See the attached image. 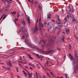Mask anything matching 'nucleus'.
Returning <instances> with one entry per match:
<instances>
[{"instance_id":"obj_16","label":"nucleus","mask_w":78,"mask_h":78,"mask_svg":"<svg viewBox=\"0 0 78 78\" xmlns=\"http://www.w3.org/2000/svg\"><path fill=\"white\" fill-rule=\"evenodd\" d=\"M7 64L8 65H9L10 66H12V65L11 64V62L9 61L7 62Z\"/></svg>"},{"instance_id":"obj_35","label":"nucleus","mask_w":78,"mask_h":78,"mask_svg":"<svg viewBox=\"0 0 78 78\" xmlns=\"http://www.w3.org/2000/svg\"><path fill=\"white\" fill-rule=\"evenodd\" d=\"M16 69L17 72H19V71H18V67H16Z\"/></svg>"},{"instance_id":"obj_49","label":"nucleus","mask_w":78,"mask_h":78,"mask_svg":"<svg viewBox=\"0 0 78 78\" xmlns=\"http://www.w3.org/2000/svg\"><path fill=\"white\" fill-rule=\"evenodd\" d=\"M0 64H1L3 65L4 64V63L1 62H0Z\"/></svg>"},{"instance_id":"obj_8","label":"nucleus","mask_w":78,"mask_h":78,"mask_svg":"<svg viewBox=\"0 0 78 78\" xmlns=\"http://www.w3.org/2000/svg\"><path fill=\"white\" fill-rule=\"evenodd\" d=\"M39 27L40 28L39 29L40 30H41V29H42V28L44 27V25H43V24L42 23H39Z\"/></svg>"},{"instance_id":"obj_34","label":"nucleus","mask_w":78,"mask_h":78,"mask_svg":"<svg viewBox=\"0 0 78 78\" xmlns=\"http://www.w3.org/2000/svg\"><path fill=\"white\" fill-rule=\"evenodd\" d=\"M50 23H48L47 24V26L48 27L49 26H50Z\"/></svg>"},{"instance_id":"obj_19","label":"nucleus","mask_w":78,"mask_h":78,"mask_svg":"<svg viewBox=\"0 0 78 78\" xmlns=\"http://www.w3.org/2000/svg\"><path fill=\"white\" fill-rule=\"evenodd\" d=\"M16 12H12L10 14H12V15L14 16V15H15V14H16Z\"/></svg>"},{"instance_id":"obj_20","label":"nucleus","mask_w":78,"mask_h":78,"mask_svg":"<svg viewBox=\"0 0 78 78\" xmlns=\"http://www.w3.org/2000/svg\"><path fill=\"white\" fill-rule=\"evenodd\" d=\"M75 57L76 58H78V56H77V52H75Z\"/></svg>"},{"instance_id":"obj_13","label":"nucleus","mask_w":78,"mask_h":78,"mask_svg":"<svg viewBox=\"0 0 78 78\" xmlns=\"http://www.w3.org/2000/svg\"><path fill=\"white\" fill-rule=\"evenodd\" d=\"M69 58L71 59V60H73V58L72 55H69Z\"/></svg>"},{"instance_id":"obj_62","label":"nucleus","mask_w":78,"mask_h":78,"mask_svg":"<svg viewBox=\"0 0 78 78\" xmlns=\"http://www.w3.org/2000/svg\"><path fill=\"white\" fill-rule=\"evenodd\" d=\"M23 73H26L25 71L24 70H23Z\"/></svg>"},{"instance_id":"obj_25","label":"nucleus","mask_w":78,"mask_h":78,"mask_svg":"<svg viewBox=\"0 0 78 78\" xmlns=\"http://www.w3.org/2000/svg\"><path fill=\"white\" fill-rule=\"evenodd\" d=\"M65 78H69V76H68V75L67 74H65Z\"/></svg>"},{"instance_id":"obj_53","label":"nucleus","mask_w":78,"mask_h":78,"mask_svg":"<svg viewBox=\"0 0 78 78\" xmlns=\"http://www.w3.org/2000/svg\"><path fill=\"white\" fill-rule=\"evenodd\" d=\"M30 69H31V70H33V68H31V67H30Z\"/></svg>"},{"instance_id":"obj_11","label":"nucleus","mask_w":78,"mask_h":78,"mask_svg":"<svg viewBox=\"0 0 78 78\" xmlns=\"http://www.w3.org/2000/svg\"><path fill=\"white\" fill-rule=\"evenodd\" d=\"M23 64H27V60L26 59H24L23 60Z\"/></svg>"},{"instance_id":"obj_55","label":"nucleus","mask_w":78,"mask_h":78,"mask_svg":"<svg viewBox=\"0 0 78 78\" xmlns=\"http://www.w3.org/2000/svg\"><path fill=\"white\" fill-rule=\"evenodd\" d=\"M23 58L24 59L25 58V56H23Z\"/></svg>"},{"instance_id":"obj_54","label":"nucleus","mask_w":78,"mask_h":78,"mask_svg":"<svg viewBox=\"0 0 78 78\" xmlns=\"http://www.w3.org/2000/svg\"><path fill=\"white\" fill-rule=\"evenodd\" d=\"M19 20L18 19H15V20L16 22H17V20Z\"/></svg>"},{"instance_id":"obj_61","label":"nucleus","mask_w":78,"mask_h":78,"mask_svg":"<svg viewBox=\"0 0 78 78\" xmlns=\"http://www.w3.org/2000/svg\"><path fill=\"white\" fill-rule=\"evenodd\" d=\"M65 58H66V55L64 56V59H65Z\"/></svg>"},{"instance_id":"obj_6","label":"nucleus","mask_w":78,"mask_h":78,"mask_svg":"<svg viewBox=\"0 0 78 78\" xmlns=\"http://www.w3.org/2000/svg\"><path fill=\"white\" fill-rule=\"evenodd\" d=\"M72 22L73 23H76V22H77L76 19H75V18L73 17V20H72Z\"/></svg>"},{"instance_id":"obj_14","label":"nucleus","mask_w":78,"mask_h":78,"mask_svg":"<svg viewBox=\"0 0 78 78\" xmlns=\"http://www.w3.org/2000/svg\"><path fill=\"white\" fill-rule=\"evenodd\" d=\"M28 37V36L27 34H25L24 35H23V38H25V37Z\"/></svg>"},{"instance_id":"obj_27","label":"nucleus","mask_w":78,"mask_h":78,"mask_svg":"<svg viewBox=\"0 0 78 78\" xmlns=\"http://www.w3.org/2000/svg\"><path fill=\"white\" fill-rule=\"evenodd\" d=\"M68 9L69 10V11L70 12H71V8H70V6H68Z\"/></svg>"},{"instance_id":"obj_10","label":"nucleus","mask_w":78,"mask_h":78,"mask_svg":"<svg viewBox=\"0 0 78 78\" xmlns=\"http://www.w3.org/2000/svg\"><path fill=\"white\" fill-rule=\"evenodd\" d=\"M27 55L29 58L30 59H33V58L31 57V55H30V54H28L27 53Z\"/></svg>"},{"instance_id":"obj_5","label":"nucleus","mask_w":78,"mask_h":78,"mask_svg":"<svg viewBox=\"0 0 78 78\" xmlns=\"http://www.w3.org/2000/svg\"><path fill=\"white\" fill-rule=\"evenodd\" d=\"M76 62L77 63V65L74 68V70H75V71H76V70H78V61H76Z\"/></svg>"},{"instance_id":"obj_18","label":"nucleus","mask_w":78,"mask_h":78,"mask_svg":"<svg viewBox=\"0 0 78 78\" xmlns=\"http://www.w3.org/2000/svg\"><path fill=\"white\" fill-rule=\"evenodd\" d=\"M51 14H50L48 16V19H51Z\"/></svg>"},{"instance_id":"obj_42","label":"nucleus","mask_w":78,"mask_h":78,"mask_svg":"<svg viewBox=\"0 0 78 78\" xmlns=\"http://www.w3.org/2000/svg\"><path fill=\"white\" fill-rule=\"evenodd\" d=\"M4 16L3 17V19H5V17H6V16L5 15H4Z\"/></svg>"},{"instance_id":"obj_50","label":"nucleus","mask_w":78,"mask_h":78,"mask_svg":"<svg viewBox=\"0 0 78 78\" xmlns=\"http://www.w3.org/2000/svg\"><path fill=\"white\" fill-rule=\"evenodd\" d=\"M19 16H20V15L19 14H18L17 15L18 18H19Z\"/></svg>"},{"instance_id":"obj_59","label":"nucleus","mask_w":78,"mask_h":78,"mask_svg":"<svg viewBox=\"0 0 78 78\" xmlns=\"http://www.w3.org/2000/svg\"><path fill=\"white\" fill-rule=\"evenodd\" d=\"M31 2L32 3H33L34 1H31Z\"/></svg>"},{"instance_id":"obj_40","label":"nucleus","mask_w":78,"mask_h":78,"mask_svg":"<svg viewBox=\"0 0 78 78\" xmlns=\"http://www.w3.org/2000/svg\"><path fill=\"white\" fill-rule=\"evenodd\" d=\"M35 4H36V5H37V1H35Z\"/></svg>"},{"instance_id":"obj_1","label":"nucleus","mask_w":78,"mask_h":78,"mask_svg":"<svg viewBox=\"0 0 78 78\" xmlns=\"http://www.w3.org/2000/svg\"><path fill=\"white\" fill-rule=\"evenodd\" d=\"M56 36L54 37L52 36L51 37H50L49 40L46 41H45L44 40L42 39L38 44L39 45L40 44L41 42H44V44H45L47 42L48 44L51 45H53L54 42H55V40L54 39H56Z\"/></svg>"},{"instance_id":"obj_31","label":"nucleus","mask_w":78,"mask_h":78,"mask_svg":"<svg viewBox=\"0 0 78 78\" xmlns=\"http://www.w3.org/2000/svg\"><path fill=\"white\" fill-rule=\"evenodd\" d=\"M61 30H59L57 34L58 35V34H60L61 33Z\"/></svg>"},{"instance_id":"obj_51","label":"nucleus","mask_w":78,"mask_h":78,"mask_svg":"<svg viewBox=\"0 0 78 78\" xmlns=\"http://www.w3.org/2000/svg\"><path fill=\"white\" fill-rule=\"evenodd\" d=\"M31 66H32V67H34V65H32Z\"/></svg>"},{"instance_id":"obj_26","label":"nucleus","mask_w":78,"mask_h":78,"mask_svg":"<svg viewBox=\"0 0 78 78\" xmlns=\"http://www.w3.org/2000/svg\"><path fill=\"white\" fill-rule=\"evenodd\" d=\"M50 73L51 74V75H52V76H53V77H54V76H55L53 75V73L52 72H51V71H50Z\"/></svg>"},{"instance_id":"obj_45","label":"nucleus","mask_w":78,"mask_h":78,"mask_svg":"<svg viewBox=\"0 0 78 78\" xmlns=\"http://www.w3.org/2000/svg\"><path fill=\"white\" fill-rule=\"evenodd\" d=\"M18 64L19 65V66H20V67H21L22 66V65H21L20 64V63H18Z\"/></svg>"},{"instance_id":"obj_3","label":"nucleus","mask_w":78,"mask_h":78,"mask_svg":"<svg viewBox=\"0 0 78 78\" xmlns=\"http://www.w3.org/2000/svg\"><path fill=\"white\" fill-rule=\"evenodd\" d=\"M53 50H50V51H47V52H44L43 51L41 50V52H43V53H45V54H50V53H51V52H53Z\"/></svg>"},{"instance_id":"obj_39","label":"nucleus","mask_w":78,"mask_h":78,"mask_svg":"<svg viewBox=\"0 0 78 78\" xmlns=\"http://www.w3.org/2000/svg\"><path fill=\"white\" fill-rule=\"evenodd\" d=\"M19 62H20V63H21V64H23V62H22L21 61H19Z\"/></svg>"},{"instance_id":"obj_29","label":"nucleus","mask_w":78,"mask_h":78,"mask_svg":"<svg viewBox=\"0 0 78 78\" xmlns=\"http://www.w3.org/2000/svg\"><path fill=\"white\" fill-rule=\"evenodd\" d=\"M19 60H20V61H22V58L21 56L20 57Z\"/></svg>"},{"instance_id":"obj_15","label":"nucleus","mask_w":78,"mask_h":78,"mask_svg":"<svg viewBox=\"0 0 78 78\" xmlns=\"http://www.w3.org/2000/svg\"><path fill=\"white\" fill-rule=\"evenodd\" d=\"M27 19L28 20V23H29V24H30V23H31V22H30V17L28 16L27 17Z\"/></svg>"},{"instance_id":"obj_2","label":"nucleus","mask_w":78,"mask_h":78,"mask_svg":"<svg viewBox=\"0 0 78 78\" xmlns=\"http://www.w3.org/2000/svg\"><path fill=\"white\" fill-rule=\"evenodd\" d=\"M25 42L27 45L29 46L30 48H32L33 50L35 48V49L37 50V51H39V50H40V49L37 48V46L31 44V42L30 41V40L28 39H26L25 40Z\"/></svg>"},{"instance_id":"obj_21","label":"nucleus","mask_w":78,"mask_h":78,"mask_svg":"<svg viewBox=\"0 0 78 78\" xmlns=\"http://www.w3.org/2000/svg\"><path fill=\"white\" fill-rule=\"evenodd\" d=\"M65 39V37L63 36L62 38V42H64V39Z\"/></svg>"},{"instance_id":"obj_38","label":"nucleus","mask_w":78,"mask_h":78,"mask_svg":"<svg viewBox=\"0 0 78 78\" xmlns=\"http://www.w3.org/2000/svg\"><path fill=\"white\" fill-rule=\"evenodd\" d=\"M41 57V58L42 60H43V56H42V55H40Z\"/></svg>"},{"instance_id":"obj_46","label":"nucleus","mask_w":78,"mask_h":78,"mask_svg":"<svg viewBox=\"0 0 78 78\" xmlns=\"http://www.w3.org/2000/svg\"><path fill=\"white\" fill-rule=\"evenodd\" d=\"M38 20H38V19H37V21L36 23V24H37V22H38Z\"/></svg>"},{"instance_id":"obj_56","label":"nucleus","mask_w":78,"mask_h":78,"mask_svg":"<svg viewBox=\"0 0 78 78\" xmlns=\"http://www.w3.org/2000/svg\"><path fill=\"white\" fill-rule=\"evenodd\" d=\"M29 2H31V0H28Z\"/></svg>"},{"instance_id":"obj_28","label":"nucleus","mask_w":78,"mask_h":78,"mask_svg":"<svg viewBox=\"0 0 78 78\" xmlns=\"http://www.w3.org/2000/svg\"><path fill=\"white\" fill-rule=\"evenodd\" d=\"M36 39H37L36 37H34V38H33L34 41H36V40H37Z\"/></svg>"},{"instance_id":"obj_12","label":"nucleus","mask_w":78,"mask_h":78,"mask_svg":"<svg viewBox=\"0 0 78 78\" xmlns=\"http://www.w3.org/2000/svg\"><path fill=\"white\" fill-rule=\"evenodd\" d=\"M21 23H22V24H23V25H26L25 21L24 20L22 21Z\"/></svg>"},{"instance_id":"obj_4","label":"nucleus","mask_w":78,"mask_h":78,"mask_svg":"<svg viewBox=\"0 0 78 78\" xmlns=\"http://www.w3.org/2000/svg\"><path fill=\"white\" fill-rule=\"evenodd\" d=\"M37 31H38V28L37 25H36L34 30V33H37Z\"/></svg>"},{"instance_id":"obj_17","label":"nucleus","mask_w":78,"mask_h":78,"mask_svg":"<svg viewBox=\"0 0 78 78\" xmlns=\"http://www.w3.org/2000/svg\"><path fill=\"white\" fill-rule=\"evenodd\" d=\"M66 31L67 34H68V33H69V32H70V30L69 29H66Z\"/></svg>"},{"instance_id":"obj_22","label":"nucleus","mask_w":78,"mask_h":78,"mask_svg":"<svg viewBox=\"0 0 78 78\" xmlns=\"http://www.w3.org/2000/svg\"><path fill=\"white\" fill-rule=\"evenodd\" d=\"M5 2H12V0H4Z\"/></svg>"},{"instance_id":"obj_32","label":"nucleus","mask_w":78,"mask_h":78,"mask_svg":"<svg viewBox=\"0 0 78 78\" xmlns=\"http://www.w3.org/2000/svg\"><path fill=\"white\" fill-rule=\"evenodd\" d=\"M24 76H27V73H24Z\"/></svg>"},{"instance_id":"obj_36","label":"nucleus","mask_w":78,"mask_h":78,"mask_svg":"<svg viewBox=\"0 0 78 78\" xmlns=\"http://www.w3.org/2000/svg\"><path fill=\"white\" fill-rule=\"evenodd\" d=\"M48 61H46V63H45V65H46V66H47L48 64Z\"/></svg>"},{"instance_id":"obj_48","label":"nucleus","mask_w":78,"mask_h":78,"mask_svg":"<svg viewBox=\"0 0 78 78\" xmlns=\"http://www.w3.org/2000/svg\"><path fill=\"white\" fill-rule=\"evenodd\" d=\"M56 23L57 24H61V23H60V22L58 23V22H56Z\"/></svg>"},{"instance_id":"obj_60","label":"nucleus","mask_w":78,"mask_h":78,"mask_svg":"<svg viewBox=\"0 0 78 78\" xmlns=\"http://www.w3.org/2000/svg\"><path fill=\"white\" fill-rule=\"evenodd\" d=\"M72 11L73 13V12H74L73 11V9H72Z\"/></svg>"},{"instance_id":"obj_64","label":"nucleus","mask_w":78,"mask_h":78,"mask_svg":"<svg viewBox=\"0 0 78 78\" xmlns=\"http://www.w3.org/2000/svg\"><path fill=\"white\" fill-rule=\"evenodd\" d=\"M57 49H58V50H59L60 51V49H59V48H58Z\"/></svg>"},{"instance_id":"obj_37","label":"nucleus","mask_w":78,"mask_h":78,"mask_svg":"<svg viewBox=\"0 0 78 78\" xmlns=\"http://www.w3.org/2000/svg\"><path fill=\"white\" fill-rule=\"evenodd\" d=\"M71 48H72V46H71V45L69 44V48L70 50L71 49Z\"/></svg>"},{"instance_id":"obj_30","label":"nucleus","mask_w":78,"mask_h":78,"mask_svg":"<svg viewBox=\"0 0 78 78\" xmlns=\"http://www.w3.org/2000/svg\"><path fill=\"white\" fill-rule=\"evenodd\" d=\"M3 16H5V14H4L1 17V18L0 19V20H1L3 18Z\"/></svg>"},{"instance_id":"obj_33","label":"nucleus","mask_w":78,"mask_h":78,"mask_svg":"<svg viewBox=\"0 0 78 78\" xmlns=\"http://www.w3.org/2000/svg\"><path fill=\"white\" fill-rule=\"evenodd\" d=\"M37 56V58H41V57H39V55L37 54L36 55Z\"/></svg>"},{"instance_id":"obj_57","label":"nucleus","mask_w":78,"mask_h":78,"mask_svg":"<svg viewBox=\"0 0 78 78\" xmlns=\"http://www.w3.org/2000/svg\"><path fill=\"white\" fill-rule=\"evenodd\" d=\"M28 65H29V66H31V63H29Z\"/></svg>"},{"instance_id":"obj_52","label":"nucleus","mask_w":78,"mask_h":78,"mask_svg":"<svg viewBox=\"0 0 78 78\" xmlns=\"http://www.w3.org/2000/svg\"><path fill=\"white\" fill-rule=\"evenodd\" d=\"M47 75L48 76H49L50 75V74H49V73H47Z\"/></svg>"},{"instance_id":"obj_23","label":"nucleus","mask_w":78,"mask_h":78,"mask_svg":"<svg viewBox=\"0 0 78 78\" xmlns=\"http://www.w3.org/2000/svg\"><path fill=\"white\" fill-rule=\"evenodd\" d=\"M35 74L36 75V78H38V74H37V72H35Z\"/></svg>"},{"instance_id":"obj_63","label":"nucleus","mask_w":78,"mask_h":78,"mask_svg":"<svg viewBox=\"0 0 78 78\" xmlns=\"http://www.w3.org/2000/svg\"><path fill=\"white\" fill-rule=\"evenodd\" d=\"M14 22H15V23H16V20H14Z\"/></svg>"},{"instance_id":"obj_9","label":"nucleus","mask_w":78,"mask_h":78,"mask_svg":"<svg viewBox=\"0 0 78 78\" xmlns=\"http://www.w3.org/2000/svg\"><path fill=\"white\" fill-rule=\"evenodd\" d=\"M27 72L28 74V75H29V76L28 78H32V73H29V72H28V71H27Z\"/></svg>"},{"instance_id":"obj_7","label":"nucleus","mask_w":78,"mask_h":78,"mask_svg":"<svg viewBox=\"0 0 78 78\" xmlns=\"http://www.w3.org/2000/svg\"><path fill=\"white\" fill-rule=\"evenodd\" d=\"M70 15H71V13H69L66 16V18H65V21H67V19H69V16H70Z\"/></svg>"},{"instance_id":"obj_47","label":"nucleus","mask_w":78,"mask_h":78,"mask_svg":"<svg viewBox=\"0 0 78 78\" xmlns=\"http://www.w3.org/2000/svg\"><path fill=\"white\" fill-rule=\"evenodd\" d=\"M3 68H4V69H5V70H6V67H4V66H3Z\"/></svg>"},{"instance_id":"obj_24","label":"nucleus","mask_w":78,"mask_h":78,"mask_svg":"<svg viewBox=\"0 0 78 78\" xmlns=\"http://www.w3.org/2000/svg\"><path fill=\"white\" fill-rule=\"evenodd\" d=\"M5 70H10V67H7L5 68Z\"/></svg>"},{"instance_id":"obj_44","label":"nucleus","mask_w":78,"mask_h":78,"mask_svg":"<svg viewBox=\"0 0 78 78\" xmlns=\"http://www.w3.org/2000/svg\"><path fill=\"white\" fill-rule=\"evenodd\" d=\"M74 36L76 39H78V37H76V35H74Z\"/></svg>"},{"instance_id":"obj_58","label":"nucleus","mask_w":78,"mask_h":78,"mask_svg":"<svg viewBox=\"0 0 78 78\" xmlns=\"http://www.w3.org/2000/svg\"><path fill=\"white\" fill-rule=\"evenodd\" d=\"M58 20H59V21H60V19L59 18H58Z\"/></svg>"},{"instance_id":"obj_41","label":"nucleus","mask_w":78,"mask_h":78,"mask_svg":"<svg viewBox=\"0 0 78 78\" xmlns=\"http://www.w3.org/2000/svg\"><path fill=\"white\" fill-rule=\"evenodd\" d=\"M39 22L40 23H41V17H40V20H39Z\"/></svg>"},{"instance_id":"obj_43","label":"nucleus","mask_w":78,"mask_h":78,"mask_svg":"<svg viewBox=\"0 0 78 78\" xmlns=\"http://www.w3.org/2000/svg\"><path fill=\"white\" fill-rule=\"evenodd\" d=\"M47 25V22H44V25H45V26H46V25Z\"/></svg>"}]
</instances>
